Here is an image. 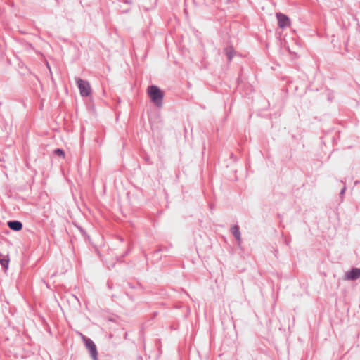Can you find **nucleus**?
<instances>
[{"label":"nucleus","instance_id":"1","mask_svg":"<svg viewBox=\"0 0 360 360\" xmlns=\"http://www.w3.org/2000/svg\"><path fill=\"white\" fill-rule=\"evenodd\" d=\"M147 93L151 101L158 107L162 105L164 92L157 86L151 85L148 87Z\"/></svg>","mask_w":360,"mask_h":360},{"label":"nucleus","instance_id":"2","mask_svg":"<svg viewBox=\"0 0 360 360\" xmlns=\"http://www.w3.org/2000/svg\"><path fill=\"white\" fill-rule=\"evenodd\" d=\"M75 81L82 96L87 97L91 95V88L88 81L84 80L79 77L75 78Z\"/></svg>","mask_w":360,"mask_h":360},{"label":"nucleus","instance_id":"3","mask_svg":"<svg viewBox=\"0 0 360 360\" xmlns=\"http://www.w3.org/2000/svg\"><path fill=\"white\" fill-rule=\"evenodd\" d=\"M82 338L85 344V346L88 349L93 360H98V351L94 341L91 339L86 338L84 335L82 336Z\"/></svg>","mask_w":360,"mask_h":360},{"label":"nucleus","instance_id":"4","mask_svg":"<svg viewBox=\"0 0 360 360\" xmlns=\"http://www.w3.org/2000/svg\"><path fill=\"white\" fill-rule=\"evenodd\" d=\"M278 20V25L280 28L284 29L290 25V18L285 14L281 13H276Z\"/></svg>","mask_w":360,"mask_h":360},{"label":"nucleus","instance_id":"5","mask_svg":"<svg viewBox=\"0 0 360 360\" xmlns=\"http://www.w3.org/2000/svg\"><path fill=\"white\" fill-rule=\"evenodd\" d=\"M224 52L226 54L229 62H231L233 58L236 54V51H235L232 44L227 45L224 48Z\"/></svg>","mask_w":360,"mask_h":360},{"label":"nucleus","instance_id":"6","mask_svg":"<svg viewBox=\"0 0 360 360\" xmlns=\"http://www.w3.org/2000/svg\"><path fill=\"white\" fill-rule=\"evenodd\" d=\"M230 231L231 234L233 236V237L236 238L238 243L240 244L242 239L239 226L237 224L232 226L230 229Z\"/></svg>","mask_w":360,"mask_h":360},{"label":"nucleus","instance_id":"7","mask_svg":"<svg viewBox=\"0 0 360 360\" xmlns=\"http://www.w3.org/2000/svg\"><path fill=\"white\" fill-rule=\"evenodd\" d=\"M360 278V269L352 268L347 274V278L349 280H356Z\"/></svg>","mask_w":360,"mask_h":360},{"label":"nucleus","instance_id":"8","mask_svg":"<svg viewBox=\"0 0 360 360\" xmlns=\"http://www.w3.org/2000/svg\"><path fill=\"white\" fill-rule=\"evenodd\" d=\"M8 226L13 231H19L22 229V224L20 221H9L7 223Z\"/></svg>","mask_w":360,"mask_h":360},{"label":"nucleus","instance_id":"9","mask_svg":"<svg viewBox=\"0 0 360 360\" xmlns=\"http://www.w3.org/2000/svg\"><path fill=\"white\" fill-rule=\"evenodd\" d=\"M9 261L10 259L8 255L3 256L1 254L0 255V264L4 269V270L8 269Z\"/></svg>","mask_w":360,"mask_h":360},{"label":"nucleus","instance_id":"10","mask_svg":"<svg viewBox=\"0 0 360 360\" xmlns=\"http://www.w3.org/2000/svg\"><path fill=\"white\" fill-rule=\"evenodd\" d=\"M54 153L60 157L65 158V152L63 149L57 148L54 150Z\"/></svg>","mask_w":360,"mask_h":360},{"label":"nucleus","instance_id":"11","mask_svg":"<svg viewBox=\"0 0 360 360\" xmlns=\"http://www.w3.org/2000/svg\"><path fill=\"white\" fill-rule=\"evenodd\" d=\"M345 191H346V187H345V186H344V187L342 188V190L340 191V195H344V194H345Z\"/></svg>","mask_w":360,"mask_h":360},{"label":"nucleus","instance_id":"12","mask_svg":"<svg viewBox=\"0 0 360 360\" xmlns=\"http://www.w3.org/2000/svg\"><path fill=\"white\" fill-rule=\"evenodd\" d=\"M79 229L83 235L86 234V231L82 228L79 227Z\"/></svg>","mask_w":360,"mask_h":360},{"label":"nucleus","instance_id":"13","mask_svg":"<svg viewBox=\"0 0 360 360\" xmlns=\"http://www.w3.org/2000/svg\"><path fill=\"white\" fill-rule=\"evenodd\" d=\"M162 249L160 248L155 251V253H158L159 252L162 251Z\"/></svg>","mask_w":360,"mask_h":360}]
</instances>
